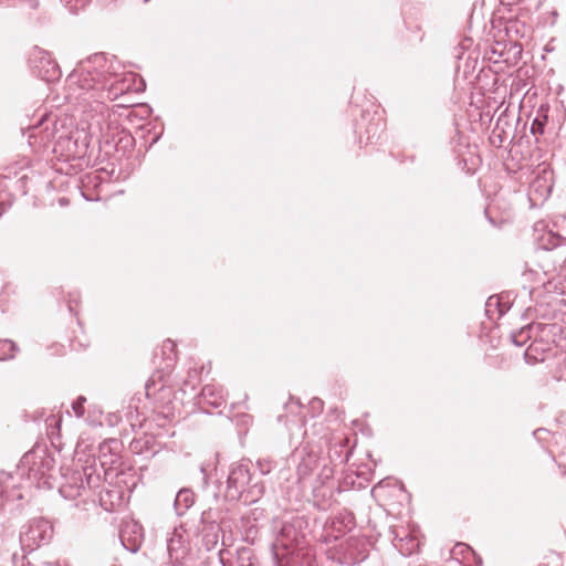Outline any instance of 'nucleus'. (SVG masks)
I'll return each instance as SVG.
<instances>
[{
    "instance_id": "obj_1",
    "label": "nucleus",
    "mask_w": 566,
    "mask_h": 566,
    "mask_svg": "<svg viewBox=\"0 0 566 566\" xmlns=\"http://www.w3.org/2000/svg\"><path fill=\"white\" fill-rule=\"evenodd\" d=\"M135 75L118 78L109 72L105 54L98 53L80 63L66 78V98L78 106L91 125H101L108 115L105 99H114L132 90Z\"/></svg>"
},
{
    "instance_id": "obj_32",
    "label": "nucleus",
    "mask_w": 566,
    "mask_h": 566,
    "mask_svg": "<svg viewBox=\"0 0 566 566\" xmlns=\"http://www.w3.org/2000/svg\"><path fill=\"white\" fill-rule=\"evenodd\" d=\"M111 464H113L114 462H109ZM118 463V467L114 468L115 470H120L123 471L124 470V467L126 464H129V462H124V461H120V462H117Z\"/></svg>"
},
{
    "instance_id": "obj_14",
    "label": "nucleus",
    "mask_w": 566,
    "mask_h": 566,
    "mask_svg": "<svg viewBox=\"0 0 566 566\" xmlns=\"http://www.w3.org/2000/svg\"><path fill=\"white\" fill-rule=\"evenodd\" d=\"M195 503V493L190 489H181L175 499L174 507L178 516H182Z\"/></svg>"
},
{
    "instance_id": "obj_36",
    "label": "nucleus",
    "mask_w": 566,
    "mask_h": 566,
    "mask_svg": "<svg viewBox=\"0 0 566 566\" xmlns=\"http://www.w3.org/2000/svg\"><path fill=\"white\" fill-rule=\"evenodd\" d=\"M83 470H84V474L87 475V483L90 484L91 483V474L86 473V470H87L86 468H84Z\"/></svg>"
},
{
    "instance_id": "obj_42",
    "label": "nucleus",
    "mask_w": 566,
    "mask_h": 566,
    "mask_svg": "<svg viewBox=\"0 0 566 566\" xmlns=\"http://www.w3.org/2000/svg\"><path fill=\"white\" fill-rule=\"evenodd\" d=\"M419 566H427V565H419Z\"/></svg>"
},
{
    "instance_id": "obj_12",
    "label": "nucleus",
    "mask_w": 566,
    "mask_h": 566,
    "mask_svg": "<svg viewBox=\"0 0 566 566\" xmlns=\"http://www.w3.org/2000/svg\"><path fill=\"white\" fill-rule=\"evenodd\" d=\"M552 181L547 177L546 171L543 175H537L530 185V192L537 196V199L545 200L552 192Z\"/></svg>"
},
{
    "instance_id": "obj_25",
    "label": "nucleus",
    "mask_w": 566,
    "mask_h": 566,
    "mask_svg": "<svg viewBox=\"0 0 566 566\" xmlns=\"http://www.w3.org/2000/svg\"><path fill=\"white\" fill-rule=\"evenodd\" d=\"M543 132H544V124L542 122H539L538 119H535L532 123L531 133L533 135H536V134H543Z\"/></svg>"
},
{
    "instance_id": "obj_26",
    "label": "nucleus",
    "mask_w": 566,
    "mask_h": 566,
    "mask_svg": "<svg viewBox=\"0 0 566 566\" xmlns=\"http://www.w3.org/2000/svg\"><path fill=\"white\" fill-rule=\"evenodd\" d=\"M46 426L48 427H56L60 428L61 424V418H56L55 416H51L46 419Z\"/></svg>"
},
{
    "instance_id": "obj_30",
    "label": "nucleus",
    "mask_w": 566,
    "mask_h": 566,
    "mask_svg": "<svg viewBox=\"0 0 566 566\" xmlns=\"http://www.w3.org/2000/svg\"><path fill=\"white\" fill-rule=\"evenodd\" d=\"M214 475H216L214 482L221 483L222 479L224 478V473L219 474L217 467L214 468Z\"/></svg>"
},
{
    "instance_id": "obj_31",
    "label": "nucleus",
    "mask_w": 566,
    "mask_h": 566,
    "mask_svg": "<svg viewBox=\"0 0 566 566\" xmlns=\"http://www.w3.org/2000/svg\"><path fill=\"white\" fill-rule=\"evenodd\" d=\"M106 463L107 462H104V461H101L99 464H101V468L103 469L105 475H109V470H112L113 468L112 467H106Z\"/></svg>"
},
{
    "instance_id": "obj_40",
    "label": "nucleus",
    "mask_w": 566,
    "mask_h": 566,
    "mask_svg": "<svg viewBox=\"0 0 566 566\" xmlns=\"http://www.w3.org/2000/svg\"><path fill=\"white\" fill-rule=\"evenodd\" d=\"M359 469L360 467H358V475L364 473L363 471H359Z\"/></svg>"
},
{
    "instance_id": "obj_18",
    "label": "nucleus",
    "mask_w": 566,
    "mask_h": 566,
    "mask_svg": "<svg viewBox=\"0 0 566 566\" xmlns=\"http://www.w3.org/2000/svg\"><path fill=\"white\" fill-rule=\"evenodd\" d=\"M530 331H531V326H526V327H522L517 332H514L512 334L513 343L516 346L522 347L531 338Z\"/></svg>"
},
{
    "instance_id": "obj_29",
    "label": "nucleus",
    "mask_w": 566,
    "mask_h": 566,
    "mask_svg": "<svg viewBox=\"0 0 566 566\" xmlns=\"http://www.w3.org/2000/svg\"><path fill=\"white\" fill-rule=\"evenodd\" d=\"M308 463L310 462H301L300 463V465H298V473L300 474H306L307 473V471L310 470Z\"/></svg>"
},
{
    "instance_id": "obj_37",
    "label": "nucleus",
    "mask_w": 566,
    "mask_h": 566,
    "mask_svg": "<svg viewBox=\"0 0 566 566\" xmlns=\"http://www.w3.org/2000/svg\"><path fill=\"white\" fill-rule=\"evenodd\" d=\"M361 467H363L364 469H367V470H369V465H368V462L364 463V464H363Z\"/></svg>"
},
{
    "instance_id": "obj_9",
    "label": "nucleus",
    "mask_w": 566,
    "mask_h": 566,
    "mask_svg": "<svg viewBox=\"0 0 566 566\" xmlns=\"http://www.w3.org/2000/svg\"><path fill=\"white\" fill-rule=\"evenodd\" d=\"M367 543L363 538L350 537L345 543V555L349 563L356 564L367 557Z\"/></svg>"
},
{
    "instance_id": "obj_38",
    "label": "nucleus",
    "mask_w": 566,
    "mask_h": 566,
    "mask_svg": "<svg viewBox=\"0 0 566 566\" xmlns=\"http://www.w3.org/2000/svg\"><path fill=\"white\" fill-rule=\"evenodd\" d=\"M528 356H530V354H528V349H527V350L525 352V358H526V360H527V361H528Z\"/></svg>"
},
{
    "instance_id": "obj_11",
    "label": "nucleus",
    "mask_w": 566,
    "mask_h": 566,
    "mask_svg": "<svg viewBox=\"0 0 566 566\" xmlns=\"http://www.w3.org/2000/svg\"><path fill=\"white\" fill-rule=\"evenodd\" d=\"M355 444L356 440H354V443L350 444L349 438L334 439L328 450L329 460H336L342 458L343 460H349V458L353 455Z\"/></svg>"
},
{
    "instance_id": "obj_8",
    "label": "nucleus",
    "mask_w": 566,
    "mask_h": 566,
    "mask_svg": "<svg viewBox=\"0 0 566 566\" xmlns=\"http://www.w3.org/2000/svg\"><path fill=\"white\" fill-rule=\"evenodd\" d=\"M303 535L295 528L293 524H284L273 544L274 548L282 547L285 549L298 545Z\"/></svg>"
},
{
    "instance_id": "obj_6",
    "label": "nucleus",
    "mask_w": 566,
    "mask_h": 566,
    "mask_svg": "<svg viewBox=\"0 0 566 566\" xmlns=\"http://www.w3.org/2000/svg\"><path fill=\"white\" fill-rule=\"evenodd\" d=\"M119 538L127 551L137 552L143 541L142 525L137 522L125 523L119 531Z\"/></svg>"
},
{
    "instance_id": "obj_39",
    "label": "nucleus",
    "mask_w": 566,
    "mask_h": 566,
    "mask_svg": "<svg viewBox=\"0 0 566 566\" xmlns=\"http://www.w3.org/2000/svg\"><path fill=\"white\" fill-rule=\"evenodd\" d=\"M49 119H44L41 122V125H44V123H46Z\"/></svg>"
},
{
    "instance_id": "obj_34",
    "label": "nucleus",
    "mask_w": 566,
    "mask_h": 566,
    "mask_svg": "<svg viewBox=\"0 0 566 566\" xmlns=\"http://www.w3.org/2000/svg\"><path fill=\"white\" fill-rule=\"evenodd\" d=\"M127 416H128V419H129V421H130V426H132V427H133V429H134V428L136 427V423H135V422H133V411H129V412L127 413Z\"/></svg>"
},
{
    "instance_id": "obj_20",
    "label": "nucleus",
    "mask_w": 566,
    "mask_h": 566,
    "mask_svg": "<svg viewBox=\"0 0 566 566\" xmlns=\"http://www.w3.org/2000/svg\"><path fill=\"white\" fill-rule=\"evenodd\" d=\"M240 566H258L250 549L244 548L239 555Z\"/></svg>"
},
{
    "instance_id": "obj_5",
    "label": "nucleus",
    "mask_w": 566,
    "mask_h": 566,
    "mask_svg": "<svg viewBox=\"0 0 566 566\" xmlns=\"http://www.w3.org/2000/svg\"><path fill=\"white\" fill-rule=\"evenodd\" d=\"M60 471L64 479V482H62L59 488L60 494L70 500L81 496L82 491L85 489L82 472L80 470H74L69 478L67 473L71 471L69 467L63 465L60 468Z\"/></svg>"
},
{
    "instance_id": "obj_13",
    "label": "nucleus",
    "mask_w": 566,
    "mask_h": 566,
    "mask_svg": "<svg viewBox=\"0 0 566 566\" xmlns=\"http://www.w3.org/2000/svg\"><path fill=\"white\" fill-rule=\"evenodd\" d=\"M226 478L229 488H242L250 480L249 469L244 464L238 463L230 469Z\"/></svg>"
},
{
    "instance_id": "obj_4",
    "label": "nucleus",
    "mask_w": 566,
    "mask_h": 566,
    "mask_svg": "<svg viewBox=\"0 0 566 566\" xmlns=\"http://www.w3.org/2000/svg\"><path fill=\"white\" fill-rule=\"evenodd\" d=\"M190 547L182 527H175L167 537V553L169 562L181 565L189 555Z\"/></svg>"
},
{
    "instance_id": "obj_33",
    "label": "nucleus",
    "mask_w": 566,
    "mask_h": 566,
    "mask_svg": "<svg viewBox=\"0 0 566 566\" xmlns=\"http://www.w3.org/2000/svg\"><path fill=\"white\" fill-rule=\"evenodd\" d=\"M558 469H559V472L566 476V464L565 463H559L558 464Z\"/></svg>"
},
{
    "instance_id": "obj_15",
    "label": "nucleus",
    "mask_w": 566,
    "mask_h": 566,
    "mask_svg": "<svg viewBox=\"0 0 566 566\" xmlns=\"http://www.w3.org/2000/svg\"><path fill=\"white\" fill-rule=\"evenodd\" d=\"M123 442L118 439H107L98 446V459L118 457L123 451Z\"/></svg>"
},
{
    "instance_id": "obj_17",
    "label": "nucleus",
    "mask_w": 566,
    "mask_h": 566,
    "mask_svg": "<svg viewBox=\"0 0 566 566\" xmlns=\"http://www.w3.org/2000/svg\"><path fill=\"white\" fill-rule=\"evenodd\" d=\"M332 525L335 531L343 532L344 530H349L354 525V516L352 513H346L332 522Z\"/></svg>"
},
{
    "instance_id": "obj_2",
    "label": "nucleus",
    "mask_w": 566,
    "mask_h": 566,
    "mask_svg": "<svg viewBox=\"0 0 566 566\" xmlns=\"http://www.w3.org/2000/svg\"><path fill=\"white\" fill-rule=\"evenodd\" d=\"M53 536V526L45 518H34L23 526L20 533V543L24 551L32 552L42 544H46Z\"/></svg>"
},
{
    "instance_id": "obj_24",
    "label": "nucleus",
    "mask_w": 566,
    "mask_h": 566,
    "mask_svg": "<svg viewBox=\"0 0 566 566\" xmlns=\"http://www.w3.org/2000/svg\"><path fill=\"white\" fill-rule=\"evenodd\" d=\"M470 547L467 544L458 543L454 545L453 549L451 551L452 555H463L464 553L469 552Z\"/></svg>"
},
{
    "instance_id": "obj_28",
    "label": "nucleus",
    "mask_w": 566,
    "mask_h": 566,
    "mask_svg": "<svg viewBox=\"0 0 566 566\" xmlns=\"http://www.w3.org/2000/svg\"><path fill=\"white\" fill-rule=\"evenodd\" d=\"M210 464H213V462H209V464L207 467H201L200 470L201 472L203 473V480H205V483L208 482V480L212 479V475L211 473H208V467H210Z\"/></svg>"
},
{
    "instance_id": "obj_41",
    "label": "nucleus",
    "mask_w": 566,
    "mask_h": 566,
    "mask_svg": "<svg viewBox=\"0 0 566 566\" xmlns=\"http://www.w3.org/2000/svg\"><path fill=\"white\" fill-rule=\"evenodd\" d=\"M45 566H54V565H53V564H51V563H48V564H45Z\"/></svg>"
},
{
    "instance_id": "obj_27",
    "label": "nucleus",
    "mask_w": 566,
    "mask_h": 566,
    "mask_svg": "<svg viewBox=\"0 0 566 566\" xmlns=\"http://www.w3.org/2000/svg\"><path fill=\"white\" fill-rule=\"evenodd\" d=\"M551 434V432L544 428H539L537 430L534 431V436L536 439L541 440V439H545L546 436Z\"/></svg>"
},
{
    "instance_id": "obj_10",
    "label": "nucleus",
    "mask_w": 566,
    "mask_h": 566,
    "mask_svg": "<svg viewBox=\"0 0 566 566\" xmlns=\"http://www.w3.org/2000/svg\"><path fill=\"white\" fill-rule=\"evenodd\" d=\"M226 402V397L221 387L216 385H206L199 395V405H207L218 408Z\"/></svg>"
},
{
    "instance_id": "obj_16",
    "label": "nucleus",
    "mask_w": 566,
    "mask_h": 566,
    "mask_svg": "<svg viewBox=\"0 0 566 566\" xmlns=\"http://www.w3.org/2000/svg\"><path fill=\"white\" fill-rule=\"evenodd\" d=\"M19 350L17 344L10 339H0V360H9L14 358Z\"/></svg>"
},
{
    "instance_id": "obj_3",
    "label": "nucleus",
    "mask_w": 566,
    "mask_h": 566,
    "mask_svg": "<svg viewBox=\"0 0 566 566\" xmlns=\"http://www.w3.org/2000/svg\"><path fill=\"white\" fill-rule=\"evenodd\" d=\"M30 64L33 73L45 82H55L61 77L60 66L46 51L34 49Z\"/></svg>"
},
{
    "instance_id": "obj_22",
    "label": "nucleus",
    "mask_w": 566,
    "mask_h": 566,
    "mask_svg": "<svg viewBox=\"0 0 566 566\" xmlns=\"http://www.w3.org/2000/svg\"><path fill=\"white\" fill-rule=\"evenodd\" d=\"M205 528H208L209 533L207 534V536L209 537L210 535H212V538L209 539L208 542L211 543V544H216L217 543V532L219 530V525L216 524L214 522L212 523H209Z\"/></svg>"
},
{
    "instance_id": "obj_19",
    "label": "nucleus",
    "mask_w": 566,
    "mask_h": 566,
    "mask_svg": "<svg viewBox=\"0 0 566 566\" xmlns=\"http://www.w3.org/2000/svg\"><path fill=\"white\" fill-rule=\"evenodd\" d=\"M391 485L397 486L399 490H402V484H400L397 480H394L391 478H386V479L380 480L374 486V492H379V491L384 490L385 488H389Z\"/></svg>"
},
{
    "instance_id": "obj_23",
    "label": "nucleus",
    "mask_w": 566,
    "mask_h": 566,
    "mask_svg": "<svg viewBox=\"0 0 566 566\" xmlns=\"http://www.w3.org/2000/svg\"><path fill=\"white\" fill-rule=\"evenodd\" d=\"M8 479H13L12 474L2 472L0 475V505H2V503H3L2 499L6 496V490L2 486V483H4L6 480H8Z\"/></svg>"
},
{
    "instance_id": "obj_35",
    "label": "nucleus",
    "mask_w": 566,
    "mask_h": 566,
    "mask_svg": "<svg viewBox=\"0 0 566 566\" xmlns=\"http://www.w3.org/2000/svg\"><path fill=\"white\" fill-rule=\"evenodd\" d=\"M560 219H562V222L565 224L566 227V211L564 213L560 214Z\"/></svg>"
},
{
    "instance_id": "obj_7",
    "label": "nucleus",
    "mask_w": 566,
    "mask_h": 566,
    "mask_svg": "<svg viewBox=\"0 0 566 566\" xmlns=\"http://www.w3.org/2000/svg\"><path fill=\"white\" fill-rule=\"evenodd\" d=\"M392 533L395 534L392 543L403 556H409L418 552L420 542L416 536L411 535L402 527L400 530H394Z\"/></svg>"
},
{
    "instance_id": "obj_21",
    "label": "nucleus",
    "mask_w": 566,
    "mask_h": 566,
    "mask_svg": "<svg viewBox=\"0 0 566 566\" xmlns=\"http://www.w3.org/2000/svg\"><path fill=\"white\" fill-rule=\"evenodd\" d=\"M86 402V398L84 396H78L75 401L72 403V409L77 418H82L84 416L85 409L84 403Z\"/></svg>"
}]
</instances>
